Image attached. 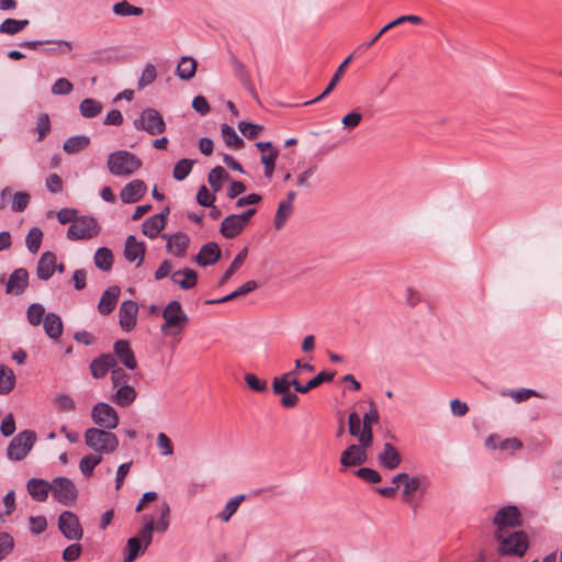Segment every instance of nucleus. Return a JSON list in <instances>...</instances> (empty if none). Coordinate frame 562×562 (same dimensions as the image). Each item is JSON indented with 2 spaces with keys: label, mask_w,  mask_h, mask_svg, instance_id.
<instances>
[{
  "label": "nucleus",
  "mask_w": 562,
  "mask_h": 562,
  "mask_svg": "<svg viewBox=\"0 0 562 562\" xmlns=\"http://www.w3.org/2000/svg\"><path fill=\"white\" fill-rule=\"evenodd\" d=\"M112 429L90 427L83 434L86 446L95 454L109 456L114 453L120 445L117 436L111 431Z\"/></svg>",
  "instance_id": "nucleus-1"
},
{
  "label": "nucleus",
  "mask_w": 562,
  "mask_h": 562,
  "mask_svg": "<svg viewBox=\"0 0 562 562\" xmlns=\"http://www.w3.org/2000/svg\"><path fill=\"white\" fill-rule=\"evenodd\" d=\"M498 541V552L502 555L522 557L529 548V540L526 532L521 530L495 531Z\"/></svg>",
  "instance_id": "nucleus-2"
},
{
  "label": "nucleus",
  "mask_w": 562,
  "mask_h": 562,
  "mask_svg": "<svg viewBox=\"0 0 562 562\" xmlns=\"http://www.w3.org/2000/svg\"><path fill=\"white\" fill-rule=\"evenodd\" d=\"M143 162L135 154L116 150L108 156L106 166L111 175L128 177L142 167Z\"/></svg>",
  "instance_id": "nucleus-3"
},
{
  "label": "nucleus",
  "mask_w": 562,
  "mask_h": 562,
  "mask_svg": "<svg viewBox=\"0 0 562 562\" xmlns=\"http://www.w3.org/2000/svg\"><path fill=\"white\" fill-rule=\"evenodd\" d=\"M144 524L135 537L127 540V561H134L139 555L144 554L146 549L150 546L154 537L153 516L145 515L143 517Z\"/></svg>",
  "instance_id": "nucleus-4"
},
{
  "label": "nucleus",
  "mask_w": 562,
  "mask_h": 562,
  "mask_svg": "<svg viewBox=\"0 0 562 562\" xmlns=\"http://www.w3.org/2000/svg\"><path fill=\"white\" fill-rule=\"evenodd\" d=\"M162 317L165 323L160 329L165 335H178L189 323V317L178 301H171L167 304L162 311Z\"/></svg>",
  "instance_id": "nucleus-5"
},
{
  "label": "nucleus",
  "mask_w": 562,
  "mask_h": 562,
  "mask_svg": "<svg viewBox=\"0 0 562 562\" xmlns=\"http://www.w3.org/2000/svg\"><path fill=\"white\" fill-rule=\"evenodd\" d=\"M133 126L135 130L144 131L153 136L166 131V123L161 114L151 108L142 111L139 117L134 120Z\"/></svg>",
  "instance_id": "nucleus-6"
},
{
  "label": "nucleus",
  "mask_w": 562,
  "mask_h": 562,
  "mask_svg": "<svg viewBox=\"0 0 562 562\" xmlns=\"http://www.w3.org/2000/svg\"><path fill=\"white\" fill-rule=\"evenodd\" d=\"M36 436L32 430H23L19 432L15 437H13L8 446V458L14 461L23 460L33 448Z\"/></svg>",
  "instance_id": "nucleus-7"
},
{
  "label": "nucleus",
  "mask_w": 562,
  "mask_h": 562,
  "mask_svg": "<svg viewBox=\"0 0 562 562\" xmlns=\"http://www.w3.org/2000/svg\"><path fill=\"white\" fill-rule=\"evenodd\" d=\"M100 226L92 216H79L78 220L68 227L67 238L69 240L91 239L99 235Z\"/></svg>",
  "instance_id": "nucleus-8"
},
{
  "label": "nucleus",
  "mask_w": 562,
  "mask_h": 562,
  "mask_svg": "<svg viewBox=\"0 0 562 562\" xmlns=\"http://www.w3.org/2000/svg\"><path fill=\"white\" fill-rule=\"evenodd\" d=\"M95 428L115 429L120 424L117 412L108 403L99 402L92 406L90 413Z\"/></svg>",
  "instance_id": "nucleus-9"
},
{
  "label": "nucleus",
  "mask_w": 562,
  "mask_h": 562,
  "mask_svg": "<svg viewBox=\"0 0 562 562\" xmlns=\"http://www.w3.org/2000/svg\"><path fill=\"white\" fill-rule=\"evenodd\" d=\"M256 214V209H248L241 214L227 215L221 223L220 232L226 238L238 236Z\"/></svg>",
  "instance_id": "nucleus-10"
},
{
  "label": "nucleus",
  "mask_w": 562,
  "mask_h": 562,
  "mask_svg": "<svg viewBox=\"0 0 562 562\" xmlns=\"http://www.w3.org/2000/svg\"><path fill=\"white\" fill-rule=\"evenodd\" d=\"M52 493L55 499L65 506L74 504L78 497L75 483L64 476L55 477L52 481Z\"/></svg>",
  "instance_id": "nucleus-11"
},
{
  "label": "nucleus",
  "mask_w": 562,
  "mask_h": 562,
  "mask_svg": "<svg viewBox=\"0 0 562 562\" xmlns=\"http://www.w3.org/2000/svg\"><path fill=\"white\" fill-rule=\"evenodd\" d=\"M493 522L496 526V531L507 532L515 530L516 527L521 525L519 509L516 506L503 507L496 513Z\"/></svg>",
  "instance_id": "nucleus-12"
},
{
  "label": "nucleus",
  "mask_w": 562,
  "mask_h": 562,
  "mask_svg": "<svg viewBox=\"0 0 562 562\" xmlns=\"http://www.w3.org/2000/svg\"><path fill=\"white\" fill-rule=\"evenodd\" d=\"M58 528L60 532L69 540H79L83 531L78 517L71 512H64L58 518Z\"/></svg>",
  "instance_id": "nucleus-13"
},
{
  "label": "nucleus",
  "mask_w": 562,
  "mask_h": 562,
  "mask_svg": "<svg viewBox=\"0 0 562 562\" xmlns=\"http://www.w3.org/2000/svg\"><path fill=\"white\" fill-rule=\"evenodd\" d=\"M369 447H371V445L360 442L348 446L340 456L341 465L345 468H351L364 463L368 459L367 449Z\"/></svg>",
  "instance_id": "nucleus-14"
},
{
  "label": "nucleus",
  "mask_w": 562,
  "mask_h": 562,
  "mask_svg": "<svg viewBox=\"0 0 562 562\" xmlns=\"http://www.w3.org/2000/svg\"><path fill=\"white\" fill-rule=\"evenodd\" d=\"M402 497L404 502L412 504L413 495L416 492H426L429 486V480L425 475L411 476L407 474V479L403 481Z\"/></svg>",
  "instance_id": "nucleus-15"
},
{
  "label": "nucleus",
  "mask_w": 562,
  "mask_h": 562,
  "mask_svg": "<svg viewBox=\"0 0 562 562\" xmlns=\"http://www.w3.org/2000/svg\"><path fill=\"white\" fill-rule=\"evenodd\" d=\"M138 305L134 301H124L119 310V323L124 331L135 328L137 322Z\"/></svg>",
  "instance_id": "nucleus-16"
},
{
  "label": "nucleus",
  "mask_w": 562,
  "mask_h": 562,
  "mask_svg": "<svg viewBox=\"0 0 562 562\" xmlns=\"http://www.w3.org/2000/svg\"><path fill=\"white\" fill-rule=\"evenodd\" d=\"M145 251V243L137 240L133 235L127 236L124 245V257L128 262H136V266L139 267L144 261Z\"/></svg>",
  "instance_id": "nucleus-17"
},
{
  "label": "nucleus",
  "mask_w": 562,
  "mask_h": 562,
  "mask_svg": "<svg viewBox=\"0 0 562 562\" xmlns=\"http://www.w3.org/2000/svg\"><path fill=\"white\" fill-rule=\"evenodd\" d=\"M147 186L143 180L135 179L126 183L120 192V199L125 204L138 202L146 193Z\"/></svg>",
  "instance_id": "nucleus-18"
},
{
  "label": "nucleus",
  "mask_w": 562,
  "mask_h": 562,
  "mask_svg": "<svg viewBox=\"0 0 562 562\" xmlns=\"http://www.w3.org/2000/svg\"><path fill=\"white\" fill-rule=\"evenodd\" d=\"M169 214V209H165L159 214H155L149 216L142 226V232L145 236H147L150 239L156 238L160 232L165 228L167 216Z\"/></svg>",
  "instance_id": "nucleus-19"
},
{
  "label": "nucleus",
  "mask_w": 562,
  "mask_h": 562,
  "mask_svg": "<svg viewBox=\"0 0 562 562\" xmlns=\"http://www.w3.org/2000/svg\"><path fill=\"white\" fill-rule=\"evenodd\" d=\"M114 358L117 359L126 369L134 370L137 367V360L127 340H117L114 344Z\"/></svg>",
  "instance_id": "nucleus-20"
},
{
  "label": "nucleus",
  "mask_w": 562,
  "mask_h": 562,
  "mask_svg": "<svg viewBox=\"0 0 562 562\" xmlns=\"http://www.w3.org/2000/svg\"><path fill=\"white\" fill-rule=\"evenodd\" d=\"M378 460L381 467L392 471L400 467L402 457L393 445L385 442L381 452L378 454Z\"/></svg>",
  "instance_id": "nucleus-21"
},
{
  "label": "nucleus",
  "mask_w": 562,
  "mask_h": 562,
  "mask_svg": "<svg viewBox=\"0 0 562 562\" xmlns=\"http://www.w3.org/2000/svg\"><path fill=\"white\" fill-rule=\"evenodd\" d=\"M117 360L111 353H103L92 360L90 363V371L94 379H102L106 375L108 371L116 366Z\"/></svg>",
  "instance_id": "nucleus-22"
},
{
  "label": "nucleus",
  "mask_w": 562,
  "mask_h": 562,
  "mask_svg": "<svg viewBox=\"0 0 562 562\" xmlns=\"http://www.w3.org/2000/svg\"><path fill=\"white\" fill-rule=\"evenodd\" d=\"M162 238L167 239V250L177 257H184L189 246V237L184 233H176L175 235L164 234Z\"/></svg>",
  "instance_id": "nucleus-23"
},
{
  "label": "nucleus",
  "mask_w": 562,
  "mask_h": 562,
  "mask_svg": "<svg viewBox=\"0 0 562 562\" xmlns=\"http://www.w3.org/2000/svg\"><path fill=\"white\" fill-rule=\"evenodd\" d=\"M29 283V273L25 269L20 268L14 270L7 283V293L20 295L26 289Z\"/></svg>",
  "instance_id": "nucleus-24"
},
{
  "label": "nucleus",
  "mask_w": 562,
  "mask_h": 562,
  "mask_svg": "<svg viewBox=\"0 0 562 562\" xmlns=\"http://www.w3.org/2000/svg\"><path fill=\"white\" fill-rule=\"evenodd\" d=\"M26 490L34 501L45 502L52 492V482L33 477L27 481Z\"/></svg>",
  "instance_id": "nucleus-25"
},
{
  "label": "nucleus",
  "mask_w": 562,
  "mask_h": 562,
  "mask_svg": "<svg viewBox=\"0 0 562 562\" xmlns=\"http://www.w3.org/2000/svg\"><path fill=\"white\" fill-rule=\"evenodd\" d=\"M121 294V289L117 285L109 286L102 294L99 304L98 311L100 314L108 315L113 312L115 308L119 297Z\"/></svg>",
  "instance_id": "nucleus-26"
},
{
  "label": "nucleus",
  "mask_w": 562,
  "mask_h": 562,
  "mask_svg": "<svg viewBox=\"0 0 562 562\" xmlns=\"http://www.w3.org/2000/svg\"><path fill=\"white\" fill-rule=\"evenodd\" d=\"M221 257V249L216 243H207L202 246L195 257V262L200 266L214 265Z\"/></svg>",
  "instance_id": "nucleus-27"
},
{
  "label": "nucleus",
  "mask_w": 562,
  "mask_h": 562,
  "mask_svg": "<svg viewBox=\"0 0 562 562\" xmlns=\"http://www.w3.org/2000/svg\"><path fill=\"white\" fill-rule=\"evenodd\" d=\"M171 281L178 284L182 290H190L195 286L198 281L196 272L191 268L177 270L171 274Z\"/></svg>",
  "instance_id": "nucleus-28"
},
{
  "label": "nucleus",
  "mask_w": 562,
  "mask_h": 562,
  "mask_svg": "<svg viewBox=\"0 0 562 562\" xmlns=\"http://www.w3.org/2000/svg\"><path fill=\"white\" fill-rule=\"evenodd\" d=\"M56 256L50 251L44 252L37 263L36 274L41 280H48L55 271Z\"/></svg>",
  "instance_id": "nucleus-29"
},
{
  "label": "nucleus",
  "mask_w": 562,
  "mask_h": 562,
  "mask_svg": "<svg viewBox=\"0 0 562 562\" xmlns=\"http://www.w3.org/2000/svg\"><path fill=\"white\" fill-rule=\"evenodd\" d=\"M137 393L131 385H124L115 387L114 394L111 396V401L119 406L128 407L136 400Z\"/></svg>",
  "instance_id": "nucleus-30"
},
{
  "label": "nucleus",
  "mask_w": 562,
  "mask_h": 562,
  "mask_svg": "<svg viewBox=\"0 0 562 562\" xmlns=\"http://www.w3.org/2000/svg\"><path fill=\"white\" fill-rule=\"evenodd\" d=\"M43 326L46 335L52 339H58L63 334V321L56 313H47Z\"/></svg>",
  "instance_id": "nucleus-31"
},
{
  "label": "nucleus",
  "mask_w": 562,
  "mask_h": 562,
  "mask_svg": "<svg viewBox=\"0 0 562 562\" xmlns=\"http://www.w3.org/2000/svg\"><path fill=\"white\" fill-rule=\"evenodd\" d=\"M170 513H171L170 505L166 501L160 502L158 505L159 517H158L157 521L153 517L154 532L157 531L159 533H165L169 529Z\"/></svg>",
  "instance_id": "nucleus-32"
},
{
  "label": "nucleus",
  "mask_w": 562,
  "mask_h": 562,
  "mask_svg": "<svg viewBox=\"0 0 562 562\" xmlns=\"http://www.w3.org/2000/svg\"><path fill=\"white\" fill-rule=\"evenodd\" d=\"M272 391L276 395L281 396V405L285 408H292L297 405L299 396L295 392H292L290 389L285 387V385H281L280 383L272 380Z\"/></svg>",
  "instance_id": "nucleus-33"
},
{
  "label": "nucleus",
  "mask_w": 562,
  "mask_h": 562,
  "mask_svg": "<svg viewBox=\"0 0 562 562\" xmlns=\"http://www.w3.org/2000/svg\"><path fill=\"white\" fill-rule=\"evenodd\" d=\"M198 63L191 56H183L176 68V75L182 80H190L194 77Z\"/></svg>",
  "instance_id": "nucleus-34"
},
{
  "label": "nucleus",
  "mask_w": 562,
  "mask_h": 562,
  "mask_svg": "<svg viewBox=\"0 0 562 562\" xmlns=\"http://www.w3.org/2000/svg\"><path fill=\"white\" fill-rule=\"evenodd\" d=\"M257 288H258V283L254 280H250V281L245 282L243 285H240L238 289H236L232 293H229L221 299L210 300L206 303L207 304L225 303V302L232 301L234 299H237L239 296L246 295V294L252 292L254 290H256Z\"/></svg>",
  "instance_id": "nucleus-35"
},
{
  "label": "nucleus",
  "mask_w": 562,
  "mask_h": 562,
  "mask_svg": "<svg viewBox=\"0 0 562 562\" xmlns=\"http://www.w3.org/2000/svg\"><path fill=\"white\" fill-rule=\"evenodd\" d=\"M379 412L375 407L374 403H370L369 411L364 414L362 420V425L364 426V434L363 439L364 441H373V432H372V425L378 423L379 420Z\"/></svg>",
  "instance_id": "nucleus-36"
},
{
  "label": "nucleus",
  "mask_w": 562,
  "mask_h": 562,
  "mask_svg": "<svg viewBox=\"0 0 562 562\" xmlns=\"http://www.w3.org/2000/svg\"><path fill=\"white\" fill-rule=\"evenodd\" d=\"M348 427H349V434L358 439V442L364 443V445H372V441H364L363 434H364V426L362 425V420L360 416L352 412L349 414L348 417Z\"/></svg>",
  "instance_id": "nucleus-37"
},
{
  "label": "nucleus",
  "mask_w": 562,
  "mask_h": 562,
  "mask_svg": "<svg viewBox=\"0 0 562 562\" xmlns=\"http://www.w3.org/2000/svg\"><path fill=\"white\" fill-rule=\"evenodd\" d=\"M351 60V56L347 57L340 65L339 67L336 69L331 80L329 81L328 86L326 87V89L322 92V94H319L317 98L311 100V101H307L305 102L304 104L307 105V104H311V103H315V102H318L319 100H322L323 98H325L326 95H328L334 89L335 87L337 86L338 81L340 80L344 71H345V68L346 66L348 65V63Z\"/></svg>",
  "instance_id": "nucleus-38"
},
{
  "label": "nucleus",
  "mask_w": 562,
  "mask_h": 562,
  "mask_svg": "<svg viewBox=\"0 0 562 562\" xmlns=\"http://www.w3.org/2000/svg\"><path fill=\"white\" fill-rule=\"evenodd\" d=\"M90 144V137L86 135H78L67 138L64 142L63 149L67 154H76L86 149Z\"/></svg>",
  "instance_id": "nucleus-39"
},
{
  "label": "nucleus",
  "mask_w": 562,
  "mask_h": 562,
  "mask_svg": "<svg viewBox=\"0 0 562 562\" xmlns=\"http://www.w3.org/2000/svg\"><path fill=\"white\" fill-rule=\"evenodd\" d=\"M93 262L95 267L101 271H109L113 265L112 251L106 247L97 249L93 257Z\"/></svg>",
  "instance_id": "nucleus-40"
},
{
  "label": "nucleus",
  "mask_w": 562,
  "mask_h": 562,
  "mask_svg": "<svg viewBox=\"0 0 562 562\" xmlns=\"http://www.w3.org/2000/svg\"><path fill=\"white\" fill-rule=\"evenodd\" d=\"M15 384L14 372L7 366L0 364V394H9Z\"/></svg>",
  "instance_id": "nucleus-41"
},
{
  "label": "nucleus",
  "mask_w": 562,
  "mask_h": 562,
  "mask_svg": "<svg viewBox=\"0 0 562 562\" xmlns=\"http://www.w3.org/2000/svg\"><path fill=\"white\" fill-rule=\"evenodd\" d=\"M247 255H248L247 248L241 249L237 254V256L234 258V260L232 261L229 267L226 269V271L223 273L222 278L220 279V282H218L220 285H223L224 283H226L234 276V273L244 265V262L247 258Z\"/></svg>",
  "instance_id": "nucleus-42"
},
{
  "label": "nucleus",
  "mask_w": 562,
  "mask_h": 562,
  "mask_svg": "<svg viewBox=\"0 0 562 562\" xmlns=\"http://www.w3.org/2000/svg\"><path fill=\"white\" fill-rule=\"evenodd\" d=\"M244 499H245L244 494H239V495H236L235 497L231 498L224 506L223 510H221L216 515V517L224 522L229 521V519L237 512L238 507L240 506V504Z\"/></svg>",
  "instance_id": "nucleus-43"
},
{
  "label": "nucleus",
  "mask_w": 562,
  "mask_h": 562,
  "mask_svg": "<svg viewBox=\"0 0 562 562\" xmlns=\"http://www.w3.org/2000/svg\"><path fill=\"white\" fill-rule=\"evenodd\" d=\"M102 108L103 106L100 101L87 98L81 101L79 105V111L83 117L92 119L101 113Z\"/></svg>",
  "instance_id": "nucleus-44"
},
{
  "label": "nucleus",
  "mask_w": 562,
  "mask_h": 562,
  "mask_svg": "<svg viewBox=\"0 0 562 562\" xmlns=\"http://www.w3.org/2000/svg\"><path fill=\"white\" fill-rule=\"evenodd\" d=\"M102 460L103 458L95 453H89L85 456L79 462L80 472L83 474V476L90 477L93 474L94 468L99 465Z\"/></svg>",
  "instance_id": "nucleus-45"
},
{
  "label": "nucleus",
  "mask_w": 562,
  "mask_h": 562,
  "mask_svg": "<svg viewBox=\"0 0 562 562\" xmlns=\"http://www.w3.org/2000/svg\"><path fill=\"white\" fill-rule=\"evenodd\" d=\"M221 133L223 140L228 147L240 148L244 146L245 143L243 138L239 137L235 130L228 124H222Z\"/></svg>",
  "instance_id": "nucleus-46"
},
{
  "label": "nucleus",
  "mask_w": 562,
  "mask_h": 562,
  "mask_svg": "<svg viewBox=\"0 0 562 562\" xmlns=\"http://www.w3.org/2000/svg\"><path fill=\"white\" fill-rule=\"evenodd\" d=\"M228 178V173L222 166L214 167L207 176V181L214 192L222 189V181Z\"/></svg>",
  "instance_id": "nucleus-47"
},
{
  "label": "nucleus",
  "mask_w": 562,
  "mask_h": 562,
  "mask_svg": "<svg viewBox=\"0 0 562 562\" xmlns=\"http://www.w3.org/2000/svg\"><path fill=\"white\" fill-rule=\"evenodd\" d=\"M26 25H29V20H15V19H5L0 24V33L14 35L21 32Z\"/></svg>",
  "instance_id": "nucleus-48"
},
{
  "label": "nucleus",
  "mask_w": 562,
  "mask_h": 562,
  "mask_svg": "<svg viewBox=\"0 0 562 562\" xmlns=\"http://www.w3.org/2000/svg\"><path fill=\"white\" fill-rule=\"evenodd\" d=\"M293 212V204L280 202L276 212L274 227L281 229Z\"/></svg>",
  "instance_id": "nucleus-49"
},
{
  "label": "nucleus",
  "mask_w": 562,
  "mask_h": 562,
  "mask_svg": "<svg viewBox=\"0 0 562 562\" xmlns=\"http://www.w3.org/2000/svg\"><path fill=\"white\" fill-rule=\"evenodd\" d=\"M113 12L120 16L142 15L144 13L143 8L131 4L127 1H121L113 5Z\"/></svg>",
  "instance_id": "nucleus-50"
},
{
  "label": "nucleus",
  "mask_w": 562,
  "mask_h": 562,
  "mask_svg": "<svg viewBox=\"0 0 562 562\" xmlns=\"http://www.w3.org/2000/svg\"><path fill=\"white\" fill-rule=\"evenodd\" d=\"M194 160L188 158H183L177 161L172 171L173 178L178 181L184 180L191 172Z\"/></svg>",
  "instance_id": "nucleus-51"
},
{
  "label": "nucleus",
  "mask_w": 562,
  "mask_h": 562,
  "mask_svg": "<svg viewBox=\"0 0 562 562\" xmlns=\"http://www.w3.org/2000/svg\"><path fill=\"white\" fill-rule=\"evenodd\" d=\"M43 238V232L38 227H32L25 238V244L30 252L36 254L40 250Z\"/></svg>",
  "instance_id": "nucleus-52"
},
{
  "label": "nucleus",
  "mask_w": 562,
  "mask_h": 562,
  "mask_svg": "<svg viewBox=\"0 0 562 562\" xmlns=\"http://www.w3.org/2000/svg\"><path fill=\"white\" fill-rule=\"evenodd\" d=\"M276 382L280 383L281 385H285V387L290 389L293 387L295 392L301 394H306L304 384H301L299 381V378L293 376L292 373H283L280 376H276L273 379Z\"/></svg>",
  "instance_id": "nucleus-53"
},
{
  "label": "nucleus",
  "mask_w": 562,
  "mask_h": 562,
  "mask_svg": "<svg viewBox=\"0 0 562 562\" xmlns=\"http://www.w3.org/2000/svg\"><path fill=\"white\" fill-rule=\"evenodd\" d=\"M45 308L40 303H33L27 307L26 317L31 325L38 326L43 321Z\"/></svg>",
  "instance_id": "nucleus-54"
},
{
  "label": "nucleus",
  "mask_w": 562,
  "mask_h": 562,
  "mask_svg": "<svg viewBox=\"0 0 562 562\" xmlns=\"http://www.w3.org/2000/svg\"><path fill=\"white\" fill-rule=\"evenodd\" d=\"M157 77L156 67L153 64H147L138 79L137 87L138 89H144L145 87L151 85Z\"/></svg>",
  "instance_id": "nucleus-55"
},
{
  "label": "nucleus",
  "mask_w": 562,
  "mask_h": 562,
  "mask_svg": "<svg viewBox=\"0 0 562 562\" xmlns=\"http://www.w3.org/2000/svg\"><path fill=\"white\" fill-rule=\"evenodd\" d=\"M278 150L271 149L268 154L261 155V164L265 167V176L270 179L274 171V165L278 157Z\"/></svg>",
  "instance_id": "nucleus-56"
},
{
  "label": "nucleus",
  "mask_w": 562,
  "mask_h": 562,
  "mask_svg": "<svg viewBox=\"0 0 562 562\" xmlns=\"http://www.w3.org/2000/svg\"><path fill=\"white\" fill-rule=\"evenodd\" d=\"M74 90V85L66 78H58L52 86L50 92L54 95H67Z\"/></svg>",
  "instance_id": "nucleus-57"
},
{
  "label": "nucleus",
  "mask_w": 562,
  "mask_h": 562,
  "mask_svg": "<svg viewBox=\"0 0 562 562\" xmlns=\"http://www.w3.org/2000/svg\"><path fill=\"white\" fill-rule=\"evenodd\" d=\"M334 376V372H319L316 376H314L307 383L304 384L305 393H308L311 390L319 386L324 382L333 381Z\"/></svg>",
  "instance_id": "nucleus-58"
},
{
  "label": "nucleus",
  "mask_w": 562,
  "mask_h": 562,
  "mask_svg": "<svg viewBox=\"0 0 562 562\" xmlns=\"http://www.w3.org/2000/svg\"><path fill=\"white\" fill-rule=\"evenodd\" d=\"M502 395L512 397L516 403L527 401L532 396H539V394L531 389H519L515 391L503 392Z\"/></svg>",
  "instance_id": "nucleus-59"
},
{
  "label": "nucleus",
  "mask_w": 562,
  "mask_h": 562,
  "mask_svg": "<svg viewBox=\"0 0 562 562\" xmlns=\"http://www.w3.org/2000/svg\"><path fill=\"white\" fill-rule=\"evenodd\" d=\"M156 441L161 456L169 457L173 454V445L165 432H159Z\"/></svg>",
  "instance_id": "nucleus-60"
},
{
  "label": "nucleus",
  "mask_w": 562,
  "mask_h": 562,
  "mask_svg": "<svg viewBox=\"0 0 562 562\" xmlns=\"http://www.w3.org/2000/svg\"><path fill=\"white\" fill-rule=\"evenodd\" d=\"M131 375L126 373L122 368H116V366L111 371V381L113 387H120L124 385H130Z\"/></svg>",
  "instance_id": "nucleus-61"
},
{
  "label": "nucleus",
  "mask_w": 562,
  "mask_h": 562,
  "mask_svg": "<svg viewBox=\"0 0 562 562\" xmlns=\"http://www.w3.org/2000/svg\"><path fill=\"white\" fill-rule=\"evenodd\" d=\"M30 202V194L26 192H15L12 195L11 209L13 212H23Z\"/></svg>",
  "instance_id": "nucleus-62"
},
{
  "label": "nucleus",
  "mask_w": 562,
  "mask_h": 562,
  "mask_svg": "<svg viewBox=\"0 0 562 562\" xmlns=\"http://www.w3.org/2000/svg\"><path fill=\"white\" fill-rule=\"evenodd\" d=\"M403 297L404 304L409 307H415L422 302V293L414 286H406Z\"/></svg>",
  "instance_id": "nucleus-63"
},
{
  "label": "nucleus",
  "mask_w": 562,
  "mask_h": 562,
  "mask_svg": "<svg viewBox=\"0 0 562 562\" xmlns=\"http://www.w3.org/2000/svg\"><path fill=\"white\" fill-rule=\"evenodd\" d=\"M238 130L240 131V133L245 137H247L249 139H252V138H256L259 135V133L262 130V126L261 125H257V124H252V123H249V122L240 121L238 123Z\"/></svg>",
  "instance_id": "nucleus-64"
}]
</instances>
